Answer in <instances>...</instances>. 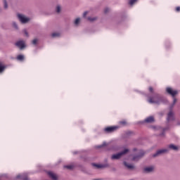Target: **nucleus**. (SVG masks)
I'll return each mask as SVG.
<instances>
[{
    "instance_id": "obj_1",
    "label": "nucleus",
    "mask_w": 180,
    "mask_h": 180,
    "mask_svg": "<svg viewBox=\"0 0 180 180\" xmlns=\"http://www.w3.org/2000/svg\"><path fill=\"white\" fill-rule=\"evenodd\" d=\"M162 101V97L158 94H153V96H148V102L149 103H155L156 105H160Z\"/></svg>"
},
{
    "instance_id": "obj_2",
    "label": "nucleus",
    "mask_w": 180,
    "mask_h": 180,
    "mask_svg": "<svg viewBox=\"0 0 180 180\" xmlns=\"http://www.w3.org/2000/svg\"><path fill=\"white\" fill-rule=\"evenodd\" d=\"M129 153V149H124L122 152L117 153L115 155H112L111 158L112 160H119L122 157V155H124V154H127Z\"/></svg>"
},
{
    "instance_id": "obj_3",
    "label": "nucleus",
    "mask_w": 180,
    "mask_h": 180,
    "mask_svg": "<svg viewBox=\"0 0 180 180\" xmlns=\"http://www.w3.org/2000/svg\"><path fill=\"white\" fill-rule=\"evenodd\" d=\"M117 129H119L117 126L107 127L104 129V131L105 133H113V131H116Z\"/></svg>"
},
{
    "instance_id": "obj_4",
    "label": "nucleus",
    "mask_w": 180,
    "mask_h": 180,
    "mask_svg": "<svg viewBox=\"0 0 180 180\" xmlns=\"http://www.w3.org/2000/svg\"><path fill=\"white\" fill-rule=\"evenodd\" d=\"M166 91L169 95H171L173 98H175V95L178 94V91L176 90H173L172 88L171 87H167L166 89Z\"/></svg>"
},
{
    "instance_id": "obj_5",
    "label": "nucleus",
    "mask_w": 180,
    "mask_h": 180,
    "mask_svg": "<svg viewBox=\"0 0 180 180\" xmlns=\"http://www.w3.org/2000/svg\"><path fill=\"white\" fill-rule=\"evenodd\" d=\"M18 18L20 20L21 23H27L29 22V18L25 17V15L21 14H18Z\"/></svg>"
},
{
    "instance_id": "obj_6",
    "label": "nucleus",
    "mask_w": 180,
    "mask_h": 180,
    "mask_svg": "<svg viewBox=\"0 0 180 180\" xmlns=\"http://www.w3.org/2000/svg\"><path fill=\"white\" fill-rule=\"evenodd\" d=\"M146 154L144 151L140 150L139 154L138 155L134 156L132 158V161H139L140 158H143V156Z\"/></svg>"
},
{
    "instance_id": "obj_7",
    "label": "nucleus",
    "mask_w": 180,
    "mask_h": 180,
    "mask_svg": "<svg viewBox=\"0 0 180 180\" xmlns=\"http://www.w3.org/2000/svg\"><path fill=\"white\" fill-rule=\"evenodd\" d=\"M15 46L18 47L20 50H23L25 49V41H18L15 43Z\"/></svg>"
},
{
    "instance_id": "obj_8",
    "label": "nucleus",
    "mask_w": 180,
    "mask_h": 180,
    "mask_svg": "<svg viewBox=\"0 0 180 180\" xmlns=\"http://www.w3.org/2000/svg\"><path fill=\"white\" fill-rule=\"evenodd\" d=\"M165 153H168V150L167 149L159 150L156 152V153L153 154V157H158V155H161V154H165Z\"/></svg>"
},
{
    "instance_id": "obj_9",
    "label": "nucleus",
    "mask_w": 180,
    "mask_h": 180,
    "mask_svg": "<svg viewBox=\"0 0 180 180\" xmlns=\"http://www.w3.org/2000/svg\"><path fill=\"white\" fill-rule=\"evenodd\" d=\"M174 112L172 111H170L168 114H167V122H171L172 120H174Z\"/></svg>"
},
{
    "instance_id": "obj_10",
    "label": "nucleus",
    "mask_w": 180,
    "mask_h": 180,
    "mask_svg": "<svg viewBox=\"0 0 180 180\" xmlns=\"http://www.w3.org/2000/svg\"><path fill=\"white\" fill-rule=\"evenodd\" d=\"M143 171L146 174H148V172H153L154 171V167L151 166V167H145L143 169Z\"/></svg>"
},
{
    "instance_id": "obj_11",
    "label": "nucleus",
    "mask_w": 180,
    "mask_h": 180,
    "mask_svg": "<svg viewBox=\"0 0 180 180\" xmlns=\"http://www.w3.org/2000/svg\"><path fill=\"white\" fill-rule=\"evenodd\" d=\"M48 175L51 177L53 180H57V175L52 172H48Z\"/></svg>"
},
{
    "instance_id": "obj_12",
    "label": "nucleus",
    "mask_w": 180,
    "mask_h": 180,
    "mask_svg": "<svg viewBox=\"0 0 180 180\" xmlns=\"http://www.w3.org/2000/svg\"><path fill=\"white\" fill-rule=\"evenodd\" d=\"M154 120H155L154 117L150 116V117H147L145 120V123H153V122H154Z\"/></svg>"
},
{
    "instance_id": "obj_13",
    "label": "nucleus",
    "mask_w": 180,
    "mask_h": 180,
    "mask_svg": "<svg viewBox=\"0 0 180 180\" xmlns=\"http://www.w3.org/2000/svg\"><path fill=\"white\" fill-rule=\"evenodd\" d=\"M16 179H22V180H28L27 176L24 175V174H18V175L16 176Z\"/></svg>"
},
{
    "instance_id": "obj_14",
    "label": "nucleus",
    "mask_w": 180,
    "mask_h": 180,
    "mask_svg": "<svg viewBox=\"0 0 180 180\" xmlns=\"http://www.w3.org/2000/svg\"><path fill=\"white\" fill-rule=\"evenodd\" d=\"M124 165L128 168V169H133L134 168V166L133 165L127 164V162H124Z\"/></svg>"
},
{
    "instance_id": "obj_15",
    "label": "nucleus",
    "mask_w": 180,
    "mask_h": 180,
    "mask_svg": "<svg viewBox=\"0 0 180 180\" xmlns=\"http://www.w3.org/2000/svg\"><path fill=\"white\" fill-rule=\"evenodd\" d=\"M6 68V67L2 63H0V72H4Z\"/></svg>"
},
{
    "instance_id": "obj_16",
    "label": "nucleus",
    "mask_w": 180,
    "mask_h": 180,
    "mask_svg": "<svg viewBox=\"0 0 180 180\" xmlns=\"http://www.w3.org/2000/svg\"><path fill=\"white\" fill-rule=\"evenodd\" d=\"M17 60L19 61H23V60H25V56L23 55H18L17 56Z\"/></svg>"
},
{
    "instance_id": "obj_17",
    "label": "nucleus",
    "mask_w": 180,
    "mask_h": 180,
    "mask_svg": "<svg viewBox=\"0 0 180 180\" xmlns=\"http://www.w3.org/2000/svg\"><path fill=\"white\" fill-rule=\"evenodd\" d=\"M169 148H171L172 150H174L175 151L178 150L177 146H175V145H173V144L169 145Z\"/></svg>"
},
{
    "instance_id": "obj_18",
    "label": "nucleus",
    "mask_w": 180,
    "mask_h": 180,
    "mask_svg": "<svg viewBox=\"0 0 180 180\" xmlns=\"http://www.w3.org/2000/svg\"><path fill=\"white\" fill-rule=\"evenodd\" d=\"M64 168H66L67 169H74V165H65Z\"/></svg>"
},
{
    "instance_id": "obj_19",
    "label": "nucleus",
    "mask_w": 180,
    "mask_h": 180,
    "mask_svg": "<svg viewBox=\"0 0 180 180\" xmlns=\"http://www.w3.org/2000/svg\"><path fill=\"white\" fill-rule=\"evenodd\" d=\"M120 124L122 126H126V124H127V122H126V120L120 121Z\"/></svg>"
},
{
    "instance_id": "obj_20",
    "label": "nucleus",
    "mask_w": 180,
    "mask_h": 180,
    "mask_svg": "<svg viewBox=\"0 0 180 180\" xmlns=\"http://www.w3.org/2000/svg\"><path fill=\"white\" fill-rule=\"evenodd\" d=\"M94 167H96V168H103V165H96V164H93Z\"/></svg>"
},
{
    "instance_id": "obj_21",
    "label": "nucleus",
    "mask_w": 180,
    "mask_h": 180,
    "mask_svg": "<svg viewBox=\"0 0 180 180\" xmlns=\"http://www.w3.org/2000/svg\"><path fill=\"white\" fill-rule=\"evenodd\" d=\"M60 36V34L58 32H54L52 34V37H58Z\"/></svg>"
},
{
    "instance_id": "obj_22",
    "label": "nucleus",
    "mask_w": 180,
    "mask_h": 180,
    "mask_svg": "<svg viewBox=\"0 0 180 180\" xmlns=\"http://www.w3.org/2000/svg\"><path fill=\"white\" fill-rule=\"evenodd\" d=\"M149 92H150V94H153V95H154V89L152 86L149 87Z\"/></svg>"
},
{
    "instance_id": "obj_23",
    "label": "nucleus",
    "mask_w": 180,
    "mask_h": 180,
    "mask_svg": "<svg viewBox=\"0 0 180 180\" xmlns=\"http://www.w3.org/2000/svg\"><path fill=\"white\" fill-rule=\"evenodd\" d=\"M56 12L57 13H60V12H61V7H60V6L56 7Z\"/></svg>"
},
{
    "instance_id": "obj_24",
    "label": "nucleus",
    "mask_w": 180,
    "mask_h": 180,
    "mask_svg": "<svg viewBox=\"0 0 180 180\" xmlns=\"http://www.w3.org/2000/svg\"><path fill=\"white\" fill-rule=\"evenodd\" d=\"M135 2H137V0H130L129 5H134Z\"/></svg>"
},
{
    "instance_id": "obj_25",
    "label": "nucleus",
    "mask_w": 180,
    "mask_h": 180,
    "mask_svg": "<svg viewBox=\"0 0 180 180\" xmlns=\"http://www.w3.org/2000/svg\"><path fill=\"white\" fill-rule=\"evenodd\" d=\"M80 20H81V19L77 18V19L75 20V25H79Z\"/></svg>"
},
{
    "instance_id": "obj_26",
    "label": "nucleus",
    "mask_w": 180,
    "mask_h": 180,
    "mask_svg": "<svg viewBox=\"0 0 180 180\" xmlns=\"http://www.w3.org/2000/svg\"><path fill=\"white\" fill-rule=\"evenodd\" d=\"M4 8L6 9L8 8V3H6V0H4Z\"/></svg>"
},
{
    "instance_id": "obj_27",
    "label": "nucleus",
    "mask_w": 180,
    "mask_h": 180,
    "mask_svg": "<svg viewBox=\"0 0 180 180\" xmlns=\"http://www.w3.org/2000/svg\"><path fill=\"white\" fill-rule=\"evenodd\" d=\"M88 20H90V22H94V20H96V18H89Z\"/></svg>"
},
{
    "instance_id": "obj_28",
    "label": "nucleus",
    "mask_w": 180,
    "mask_h": 180,
    "mask_svg": "<svg viewBox=\"0 0 180 180\" xmlns=\"http://www.w3.org/2000/svg\"><path fill=\"white\" fill-rule=\"evenodd\" d=\"M32 44H37V39H35L32 41Z\"/></svg>"
},
{
    "instance_id": "obj_29",
    "label": "nucleus",
    "mask_w": 180,
    "mask_h": 180,
    "mask_svg": "<svg viewBox=\"0 0 180 180\" xmlns=\"http://www.w3.org/2000/svg\"><path fill=\"white\" fill-rule=\"evenodd\" d=\"M24 33H25V36H27V37H29V34L27 33V31H26V30H24Z\"/></svg>"
},
{
    "instance_id": "obj_30",
    "label": "nucleus",
    "mask_w": 180,
    "mask_h": 180,
    "mask_svg": "<svg viewBox=\"0 0 180 180\" xmlns=\"http://www.w3.org/2000/svg\"><path fill=\"white\" fill-rule=\"evenodd\" d=\"M176 12H180V6L176 8Z\"/></svg>"
},
{
    "instance_id": "obj_31",
    "label": "nucleus",
    "mask_w": 180,
    "mask_h": 180,
    "mask_svg": "<svg viewBox=\"0 0 180 180\" xmlns=\"http://www.w3.org/2000/svg\"><path fill=\"white\" fill-rule=\"evenodd\" d=\"M105 146H106V143H103V145L98 146V148H101V147H105Z\"/></svg>"
},
{
    "instance_id": "obj_32",
    "label": "nucleus",
    "mask_w": 180,
    "mask_h": 180,
    "mask_svg": "<svg viewBox=\"0 0 180 180\" xmlns=\"http://www.w3.org/2000/svg\"><path fill=\"white\" fill-rule=\"evenodd\" d=\"M108 11H109V8H105V10H104L105 13H108Z\"/></svg>"
},
{
    "instance_id": "obj_33",
    "label": "nucleus",
    "mask_w": 180,
    "mask_h": 180,
    "mask_svg": "<svg viewBox=\"0 0 180 180\" xmlns=\"http://www.w3.org/2000/svg\"><path fill=\"white\" fill-rule=\"evenodd\" d=\"M13 26L15 28L18 29V25H16V23H13Z\"/></svg>"
},
{
    "instance_id": "obj_34",
    "label": "nucleus",
    "mask_w": 180,
    "mask_h": 180,
    "mask_svg": "<svg viewBox=\"0 0 180 180\" xmlns=\"http://www.w3.org/2000/svg\"><path fill=\"white\" fill-rule=\"evenodd\" d=\"M86 15H88V11H85L83 14L84 18H85V16H86Z\"/></svg>"
},
{
    "instance_id": "obj_35",
    "label": "nucleus",
    "mask_w": 180,
    "mask_h": 180,
    "mask_svg": "<svg viewBox=\"0 0 180 180\" xmlns=\"http://www.w3.org/2000/svg\"><path fill=\"white\" fill-rule=\"evenodd\" d=\"M174 105H175V103H176V98H174Z\"/></svg>"
},
{
    "instance_id": "obj_36",
    "label": "nucleus",
    "mask_w": 180,
    "mask_h": 180,
    "mask_svg": "<svg viewBox=\"0 0 180 180\" xmlns=\"http://www.w3.org/2000/svg\"><path fill=\"white\" fill-rule=\"evenodd\" d=\"M4 176L0 177V180H4Z\"/></svg>"
},
{
    "instance_id": "obj_37",
    "label": "nucleus",
    "mask_w": 180,
    "mask_h": 180,
    "mask_svg": "<svg viewBox=\"0 0 180 180\" xmlns=\"http://www.w3.org/2000/svg\"><path fill=\"white\" fill-rule=\"evenodd\" d=\"M153 129H157V127H153Z\"/></svg>"
},
{
    "instance_id": "obj_38",
    "label": "nucleus",
    "mask_w": 180,
    "mask_h": 180,
    "mask_svg": "<svg viewBox=\"0 0 180 180\" xmlns=\"http://www.w3.org/2000/svg\"><path fill=\"white\" fill-rule=\"evenodd\" d=\"M137 150V149H136V148H134V151H136Z\"/></svg>"
}]
</instances>
